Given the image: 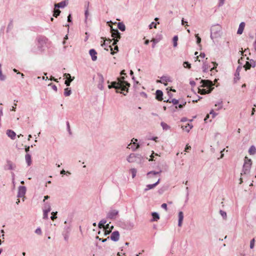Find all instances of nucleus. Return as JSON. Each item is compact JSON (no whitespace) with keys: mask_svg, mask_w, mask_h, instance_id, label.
Wrapping results in <instances>:
<instances>
[{"mask_svg":"<svg viewBox=\"0 0 256 256\" xmlns=\"http://www.w3.org/2000/svg\"><path fill=\"white\" fill-rule=\"evenodd\" d=\"M124 76L121 78H118V82H112L108 86V88H114L116 90V93H122L126 96L128 92V88L130 84L128 82L124 80Z\"/></svg>","mask_w":256,"mask_h":256,"instance_id":"1","label":"nucleus"},{"mask_svg":"<svg viewBox=\"0 0 256 256\" xmlns=\"http://www.w3.org/2000/svg\"><path fill=\"white\" fill-rule=\"evenodd\" d=\"M202 85L200 86L201 88H206L208 90L204 88H198V92L201 94H209L214 89V84L212 81L208 80H202L200 81Z\"/></svg>","mask_w":256,"mask_h":256,"instance_id":"2","label":"nucleus"},{"mask_svg":"<svg viewBox=\"0 0 256 256\" xmlns=\"http://www.w3.org/2000/svg\"><path fill=\"white\" fill-rule=\"evenodd\" d=\"M222 34V28L219 24L214 25L210 28V38L212 40L220 38Z\"/></svg>","mask_w":256,"mask_h":256,"instance_id":"3","label":"nucleus"},{"mask_svg":"<svg viewBox=\"0 0 256 256\" xmlns=\"http://www.w3.org/2000/svg\"><path fill=\"white\" fill-rule=\"evenodd\" d=\"M143 157L141 154H130L127 158V160L129 162H136L138 164L141 163Z\"/></svg>","mask_w":256,"mask_h":256,"instance_id":"4","label":"nucleus"},{"mask_svg":"<svg viewBox=\"0 0 256 256\" xmlns=\"http://www.w3.org/2000/svg\"><path fill=\"white\" fill-rule=\"evenodd\" d=\"M48 39L44 36H40L37 38L38 48L40 52H44Z\"/></svg>","mask_w":256,"mask_h":256,"instance_id":"5","label":"nucleus"},{"mask_svg":"<svg viewBox=\"0 0 256 256\" xmlns=\"http://www.w3.org/2000/svg\"><path fill=\"white\" fill-rule=\"evenodd\" d=\"M110 33L112 36L114 38V42L112 44V46L116 44L119 40L120 38V34L117 29H114L112 26L110 28Z\"/></svg>","mask_w":256,"mask_h":256,"instance_id":"6","label":"nucleus"},{"mask_svg":"<svg viewBox=\"0 0 256 256\" xmlns=\"http://www.w3.org/2000/svg\"><path fill=\"white\" fill-rule=\"evenodd\" d=\"M252 166V160L250 159H248L247 157H245L244 162L243 165L242 174H247L249 173Z\"/></svg>","mask_w":256,"mask_h":256,"instance_id":"7","label":"nucleus"},{"mask_svg":"<svg viewBox=\"0 0 256 256\" xmlns=\"http://www.w3.org/2000/svg\"><path fill=\"white\" fill-rule=\"evenodd\" d=\"M118 214V211L116 210H110L106 215V218L110 220L116 219Z\"/></svg>","mask_w":256,"mask_h":256,"instance_id":"8","label":"nucleus"},{"mask_svg":"<svg viewBox=\"0 0 256 256\" xmlns=\"http://www.w3.org/2000/svg\"><path fill=\"white\" fill-rule=\"evenodd\" d=\"M172 79L170 76H163L160 78V80H157V83L164 84L165 86L168 85L167 82H171Z\"/></svg>","mask_w":256,"mask_h":256,"instance_id":"9","label":"nucleus"},{"mask_svg":"<svg viewBox=\"0 0 256 256\" xmlns=\"http://www.w3.org/2000/svg\"><path fill=\"white\" fill-rule=\"evenodd\" d=\"M112 40H110V39L106 40V41H108V42H104L103 44H101V46H104L105 47L104 49L106 50H108V49L106 48L107 47L110 48V50H111V54L114 55L116 52H114L113 48H112V45L108 46V44H110V42H112Z\"/></svg>","mask_w":256,"mask_h":256,"instance_id":"10","label":"nucleus"},{"mask_svg":"<svg viewBox=\"0 0 256 256\" xmlns=\"http://www.w3.org/2000/svg\"><path fill=\"white\" fill-rule=\"evenodd\" d=\"M26 192V188L24 186H20L18 188L17 196L18 198L24 197Z\"/></svg>","mask_w":256,"mask_h":256,"instance_id":"11","label":"nucleus"},{"mask_svg":"<svg viewBox=\"0 0 256 256\" xmlns=\"http://www.w3.org/2000/svg\"><path fill=\"white\" fill-rule=\"evenodd\" d=\"M98 87L100 90H102L104 89L103 84L104 82V78L103 76L100 73L98 74Z\"/></svg>","mask_w":256,"mask_h":256,"instance_id":"12","label":"nucleus"},{"mask_svg":"<svg viewBox=\"0 0 256 256\" xmlns=\"http://www.w3.org/2000/svg\"><path fill=\"white\" fill-rule=\"evenodd\" d=\"M256 66V62L253 60H250L249 62H246L244 66L246 70H249L251 67L254 68Z\"/></svg>","mask_w":256,"mask_h":256,"instance_id":"13","label":"nucleus"},{"mask_svg":"<svg viewBox=\"0 0 256 256\" xmlns=\"http://www.w3.org/2000/svg\"><path fill=\"white\" fill-rule=\"evenodd\" d=\"M120 238V234L118 231H114L112 232L110 236V239L112 241L118 242Z\"/></svg>","mask_w":256,"mask_h":256,"instance_id":"14","label":"nucleus"},{"mask_svg":"<svg viewBox=\"0 0 256 256\" xmlns=\"http://www.w3.org/2000/svg\"><path fill=\"white\" fill-rule=\"evenodd\" d=\"M7 168H5V169H8L9 170H14L16 168V166L15 164H13L12 162L10 160H8L6 161V166Z\"/></svg>","mask_w":256,"mask_h":256,"instance_id":"15","label":"nucleus"},{"mask_svg":"<svg viewBox=\"0 0 256 256\" xmlns=\"http://www.w3.org/2000/svg\"><path fill=\"white\" fill-rule=\"evenodd\" d=\"M89 54L93 61H96L97 60V52L94 49H90L89 51Z\"/></svg>","mask_w":256,"mask_h":256,"instance_id":"16","label":"nucleus"},{"mask_svg":"<svg viewBox=\"0 0 256 256\" xmlns=\"http://www.w3.org/2000/svg\"><path fill=\"white\" fill-rule=\"evenodd\" d=\"M163 92L161 90H158L156 92V98L158 101L162 100Z\"/></svg>","mask_w":256,"mask_h":256,"instance_id":"17","label":"nucleus"},{"mask_svg":"<svg viewBox=\"0 0 256 256\" xmlns=\"http://www.w3.org/2000/svg\"><path fill=\"white\" fill-rule=\"evenodd\" d=\"M68 4V2H66V0L62 1L59 3L54 4V8H64Z\"/></svg>","mask_w":256,"mask_h":256,"instance_id":"18","label":"nucleus"},{"mask_svg":"<svg viewBox=\"0 0 256 256\" xmlns=\"http://www.w3.org/2000/svg\"><path fill=\"white\" fill-rule=\"evenodd\" d=\"M160 179H158V180L153 184H149L146 186V188L144 189V191H148L150 189H152L155 188L160 182Z\"/></svg>","mask_w":256,"mask_h":256,"instance_id":"19","label":"nucleus"},{"mask_svg":"<svg viewBox=\"0 0 256 256\" xmlns=\"http://www.w3.org/2000/svg\"><path fill=\"white\" fill-rule=\"evenodd\" d=\"M6 134L7 136L12 140H14L16 138V132L11 130H6Z\"/></svg>","mask_w":256,"mask_h":256,"instance_id":"20","label":"nucleus"},{"mask_svg":"<svg viewBox=\"0 0 256 256\" xmlns=\"http://www.w3.org/2000/svg\"><path fill=\"white\" fill-rule=\"evenodd\" d=\"M245 23L244 22H241L239 25L238 30L237 31V34H242L244 26H245Z\"/></svg>","mask_w":256,"mask_h":256,"instance_id":"21","label":"nucleus"},{"mask_svg":"<svg viewBox=\"0 0 256 256\" xmlns=\"http://www.w3.org/2000/svg\"><path fill=\"white\" fill-rule=\"evenodd\" d=\"M183 219H184V214L182 212H178V226H182Z\"/></svg>","mask_w":256,"mask_h":256,"instance_id":"22","label":"nucleus"},{"mask_svg":"<svg viewBox=\"0 0 256 256\" xmlns=\"http://www.w3.org/2000/svg\"><path fill=\"white\" fill-rule=\"evenodd\" d=\"M152 219L151 220V222H156L160 219V216L158 212H152Z\"/></svg>","mask_w":256,"mask_h":256,"instance_id":"23","label":"nucleus"},{"mask_svg":"<svg viewBox=\"0 0 256 256\" xmlns=\"http://www.w3.org/2000/svg\"><path fill=\"white\" fill-rule=\"evenodd\" d=\"M26 161L29 166L32 164L31 156L28 154H26L25 156Z\"/></svg>","mask_w":256,"mask_h":256,"instance_id":"24","label":"nucleus"},{"mask_svg":"<svg viewBox=\"0 0 256 256\" xmlns=\"http://www.w3.org/2000/svg\"><path fill=\"white\" fill-rule=\"evenodd\" d=\"M71 231V226H64V230L62 234H70Z\"/></svg>","mask_w":256,"mask_h":256,"instance_id":"25","label":"nucleus"},{"mask_svg":"<svg viewBox=\"0 0 256 256\" xmlns=\"http://www.w3.org/2000/svg\"><path fill=\"white\" fill-rule=\"evenodd\" d=\"M118 28L122 32H124L126 30V26L123 22H118Z\"/></svg>","mask_w":256,"mask_h":256,"instance_id":"26","label":"nucleus"},{"mask_svg":"<svg viewBox=\"0 0 256 256\" xmlns=\"http://www.w3.org/2000/svg\"><path fill=\"white\" fill-rule=\"evenodd\" d=\"M162 38V35L160 34L156 36V38H152V42L154 43V44H156Z\"/></svg>","mask_w":256,"mask_h":256,"instance_id":"27","label":"nucleus"},{"mask_svg":"<svg viewBox=\"0 0 256 256\" xmlns=\"http://www.w3.org/2000/svg\"><path fill=\"white\" fill-rule=\"evenodd\" d=\"M193 127L192 125L191 124H188L186 126H182V128L185 130L186 132H189L190 130H191L192 128Z\"/></svg>","mask_w":256,"mask_h":256,"instance_id":"28","label":"nucleus"},{"mask_svg":"<svg viewBox=\"0 0 256 256\" xmlns=\"http://www.w3.org/2000/svg\"><path fill=\"white\" fill-rule=\"evenodd\" d=\"M250 154H254L256 153V148L254 146H252L248 150Z\"/></svg>","mask_w":256,"mask_h":256,"instance_id":"29","label":"nucleus"},{"mask_svg":"<svg viewBox=\"0 0 256 256\" xmlns=\"http://www.w3.org/2000/svg\"><path fill=\"white\" fill-rule=\"evenodd\" d=\"M216 106H218V108H216V110H218L222 108L223 105H222V101L220 100L219 102H217L215 104Z\"/></svg>","mask_w":256,"mask_h":256,"instance_id":"30","label":"nucleus"},{"mask_svg":"<svg viewBox=\"0 0 256 256\" xmlns=\"http://www.w3.org/2000/svg\"><path fill=\"white\" fill-rule=\"evenodd\" d=\"M44 210H48V212H50L51 210V206L49 202H46L44 204Z\"/></svg>","mask_w":256,"mask_h":256,"instance_id":"31","label":"nucleus"},{"mask_svg":"<svg viewBox=\"0 0 256 256\" xmlns=\"http://www.w3.org/2000/svg\"><path fill=\"white\" fill-rule=\"evenodd\" d=\"M60 10H58V8H54V11H53V16H54L55 18H57L60 14Z\"/></svg>","mask_w":256,"mask_h":256,"instance_id":"32","label":"nucleus"},{"mask_svg":"<svg viewBox=\"0 0 256 256\" xmlns=\"http://www.w3.org/2000/svg\"><path fill=\"white\" fill-rule=\"evenodd\" d=\"M160 125L164 130H167L170 128V126L164 122H161Z\"/></svg>","mask_w":256,"mask_h":256,"instance_id":"33","label":"nucleus"},{"mask_svg":"<svg viewBox=\"0 0 256 256\" xmlns=\"http://www.w3.org/2000/svg\"><path fill=\"white\" fill-rule=\"evenodd\" d=\"M202 68L204 72H206L208 70L209 68L208 63H207L206 62H204Z\"/></svg>","mask_w":256,"mask_h":256,"instance_id":"34","label":"nucleus"},{"mask_svg":"<svg viewBox=\"0 0 256 256\" xmlns=\"http://www.w3.org/2000/svg\"><path fill=\"white\" fill-rule=\"evenodd\" d=\"M71 93H72V91H71L70 88H67L64 89V95L66 96H70V95Z\"/></svg>","mask_w":256,"mask_h":256,"instance_id":"35","label":"nucleus"},{"mask_svg":"<svg viewBox=\"0 0 256 256\" xmlns=\"http://www.w3.org/2000/svg\"><path fill=\"white\" fill-rule=\"evenodd\" d=\"M106 222V220L104 219L102 220L98 224V226L100 228H102Z\"/></svg>","mask_w":256,"mask_h":256,"instance_id":"36","label":"nucleus"},{"mask_svg":"<svg viewBox=\"0 0 256 256\" xmlns=\"http://www.w3.org/2000/svg\"><path fill=\"white\" fill-rule=\"evenodd\" d=\"M13 28V23L12 20H10V22H9L7 29H6V32H8L10 31Z\"/></svg>","mask_w":256,"mask_h":256,"instance_id":"37","label":"nucleus"},{"mask_svg":"<svg viewBox=\"0 0 256 256\" xmlns=\"http://www.w3.org/2000/svg\"><path fill=\"white\" fill-rule=\"evenodd\" d=\"M74 80V77L73 78H69L68 79H66V80H65V82H64V84H65L68 86H70V82Z\"/></svg>","mask_w":256,"mask_h":256,"instance_id":"38","label":"nucleus"},{"mask_svg":"<svg viewBox=\"0 0 256 256\" xmlns=\"http://www.w3.org/2000/svg\"><path fill=\"white\" fill-rule=\"evenodd\" d=\"M162 172V170H160L159 172H155V171H150L148 172L147 175L150 177V175H156L160 174Z\"/></svg>","mask_w":256,"mask_h":256,"instance_id":"39","label":"nucleus"},{"mask_svg":"<svg viewBox=\"0 0 256 256\" xmlns=\"http://www.w3.org/2000/svg\"><path fill=\"white\" fill-rule=\"evenodd\" d=\"M178 36H174L173 38V45L174 47H176L178 45Z\"/></svg>","mask_w":256,"mask_h":256,"instance_id":"40","label":"nucleus"},{"mask_svg":"<svg viewBox=\"0 0 256 256\" xmlns=\"http://www.w3.org/2000/svg\"><path fill=\"white\" fill-rule=\"evenodd\" d=\"M43 212H44L43 218L45 219V220L48 219V213L50 212H48V210H43Z\"/></svg>","mask_w":256,"mask_h":256,"instance_id":"41","label":"nucleus"},{"mask_svg":"<svg viewBox=\"0 0 256 256\" xmlns=\"http://www.w3.org/2000/svg\"><path fill=\"white\" fill-rule=\"evenodd\" d=\"M220 215L222 216L224 220H226V216H227L226 212H225L224 211H223L222 210H220Z\"/></svg>","mask_w":256,"mask_h":256,"instance_id":"42","label":"nucleus"},{"mask_svg":"<svg viewBox=\"0 0 256 256\" xmlns=\"http://www.w3.org/2000/svg\"><path fill=\"white\" fill-rule=\"evenodd\" d=\"M130 172H131V173H132V178H134L136 176V168H131L130 169Z\"/></svg>","mask_w":256,"mask_h":256,"instance_id":"43","label":"nucleus"},{"mask_svg":"<svg viewBox=\"0 0 256 256\" xmlns=\"http://www.w3.org/2000/svg\"><path fill=\"white\" fill-rule=\"evenodd\" d=\"M183 66L184 68L189 69L191 68V64L188 62H184L183 64Z\"/></svg>","mask_w":256,"mask_h":256,"instance_id":"44","label":"nucleus"},{"mask_svg":"<svg viewBox=\"0 0 256 256\" xmlns=\"http://www.w3.org/2000/svg\"><path fill=\"white\" fill-rule=\"evenodd\" d=\"M113 228H114V226H111V227H110L111 230H108V229H105L104 235L106 236V235L112 232Z\"/></svg>","mask_w":256,"mask_h":256,"instance_id":"45","label":"nucleus"},{"mask_svg":"<svg viewBox=\"0 0 256 256\" xmlns=\"http://www.w3.org/2000/svg\"><path fill=\"white\" fill-rule=\"evenodd\" d=\"M150 29H152L153 27L156 28V23L152 22L148 26Z\"/></svg>","mask_w":256,"mask_h":256,"instance_id":"46","label":"nucleus"},{"mask_svg":"<svg viewBox=\"0 0 256 256\" xmlns=\"http://www.w3.org/2000/svg\"><path fill=\"white\" fill-rule=\"evenodd\" d=\"M35 233L38 235H41L42 234V230H41L40 228H38L35 230Z\"/></svg>","mask_w":256,"mask_h":256,"instance_id":"47","label":"nucleus"},{"mask_svg":"<svg viewBox=\"0 0 256 256\" xmlns=\"http://www.w3.org/2000/svg\"><path fill=\"white\" fill-rule=\"evenodd\" d=\"M254 242H255V240H254V238L250 240V248L251 249L254 248Z\"/></svg>","mask_w":256,"mask_h":256,"instance_id":"48","label":"nucleus"},{"mask_svg":"<svg viewBox=\"0 0 256 256\" xmlns=\"http://www.w3.org/2000/svg\"><path fill=\"white\" fill-rule=\"evenodd\" d=\"M66 128L69 134H72V132L70 130V126L68 122H66Z\"/></svg>","mask_w":256,"mask_h":256,"instance_id":"49","label":"nucleus"},{"mask_svg":"<svg viewBox=\"0 0 256 256\" xmlns=\"http://www.w3.org/2000/svg\"><path fill=\"white\" fill-rule=\"evenodd\" d=\"M196 43L198 44H200L201 42V38L200 37L198 36V34H196Z\"/></svg>","mask_w":256,"mask_h":256,"instance_id":"50","label":"nucleus"},{"mask_svg":"<svg viewBox=\"0 0 256 256\" xmlns=\"http://www.w3.org/2000/svg\"><path fill=\"white\" fill-rule=\"evenodd\" d=\"M5 80H6V76L2 74V71H0V80L2 81H4Z\"/></svg>","mask_w":256,"mask_h":256,"instance_id":"51","label":"nucleus"},{"mask_svg":"<svg viewBox=\"0 0 256 256\" xmlns=\"http://www.w3.org/2000/svg\"><path fill=\"white\" fill-rule=\"evenodd\" d=\"M69 234H62V236L64 237V239L66 241H68L69 238Z\"/></svg>","mask_w":256,"mask_h":256,"instance_id":"52","label":"nucleus"},{"mask_svg":"<svg viewBox=\"0 0 256 256\" xmlns=\"http://www.w3.org/2000/svg\"><path fill=\"white\" fill-rule=\"evenodd\" d=\"M171 102H172L174 104V105H176L178 104V100L176 99V98H173L171 100Z\"/></svg>","mask_w":256,"mask_h":256,"instance_id":"53","label":"nucleus"},{"mask_svg":"<svg viewBox=\"0 0 256 256\" xmlns=\"http://www.w3.org/2000/svg\"><path fill=\"white\" fill-rule=\"evenodd\" d=\"M64 77L65 78L68 79L69 78H70L72 76H71V75L70 74L66 73V74H64Z\"/></svg>","mask_w":256,"mask_h":256,"instance_id":"54","label":"nucleus"},{"mask_svg":"<svg viewBox=\"0 0 256 256\" xmlns=\"http://www.w3.org/2000/svg\"><path fill=\"white\" fill-rule=\"evenodd\" d=\"M161 207L164 209L166 211L168 210V207H167V204H166V203H164L162 204V205H161Z\"/></svg>","mask_w":256,"mask_h":256,"instance_id":"55","label":"nucleus"},{"mask_svg":"<svg viewBox=\"0 0 256 256\" xmlns=\"http://www.w3.org/2000/svg\"><path fill=\"white\" fill-rule=\"evenodd\" d=\"M182 25H186V26H188V22L186 21H185L184 18H182Z\"/></svg>","mask_w":256,"mask_h":256,"instance_id":"56","label":"nucleus"},{"mask_svg":"<svg viewBox=\"0 0 256 256\" xmlns=\"http://www.w3.org/2000/svg\"><path fill=\"white\" fill-rule=\"evenodd\" d=\"M60 174H70V172L68 171H67V172H66L64 169L62 170L60 172Z\"/></svg>","mask_w":256,"mask_h":256,"instance_id":"57","label":"nucleus"},{"mask_svg":"<svg viewBox=\"0 0 256 256\" xmlns=\"http://www.w3.org/2000/svg\"><path fill=\"white\" fill-rule=\"evenodd\" d=\"M49 86H52V88L56 92L57 91V87L56 85L53 84L52 83H51L49 84Z\"/></svg>","mask_w":256,"mask_h":256,"instance_id":"58","label":"nucleus"},{"mask_svg":"<svg viewBox=\"0 0 256 256\" xmlns=\"http://www.w3.org/2000/svg\"><path fill=\"white\" fill-rule=\"evenodd\" d=\"M241 68H242V67L240 66H238L236 70V75L238 74V76H239V72H240V71Z\"/></svg>","mask_w":256,"mask_h":256,"instance_id":"59","label":"nucleus"},{"mask_svg":"<svg viewBox=\"0 0 256 256\" xmlns=\"http://www.w3.org/2000/svg\"><path fill=\"white\" fill-rule=\"evenodd\" d=\"M68 22H72V17L71 14H69L68 16Z\"/></svg>","mask_w":256,"mask_h":256,"instance_id":"60","label":"nucleus"},{"mask_svg":"<svg viewBox=\"0 0 256 256\" xmlns=\"http://www.w3.org/2000/svg\"><path fill=\"white\" fill-rule=\"evenodd\" d=\"M84 16H85L86 20L88 17V10H85Z\"/></svg>","mask_w":256,"mask_h":256,"instance_id":"61","label":"nucleus"},{"mask_svg":"<svg viewBox=\"0 0 256 256\" xmlns=\"http://www.w3.org/2000/svg\"><path fill=\"white\" fill-rule=\"evenodd\" d=\"M219 1L220 2H219L218 6H221L224 4V0H219Z\"/></svg>","mask_w":256,"mask_h":256,"instance_id":"62","label":"nucleus"},{"mask_svg":"<svg viewBox=\"0 0 256 256\" xmlns=\"http://www.w3.org/2000/svg\"><path fill=\"white\" fill-rule=\"evenodd\" d=\"M110 222L106 224V226H105V229H108V230H111V228H110L111 226H110Z\"/></svg>","mask_w":256,"mask_h":256,"instance_id":"63","label":"nucleus"},{"mask_svg":"<svg viewBox=\"0 0 256 256\" xmlns=\"http://www.w3.org/2000/svg\"><path fill=\"white\" fill-rule=\"evenodd\" d=\"M210 114H212V116L213 118H214L215 116H216L217 114L216 113H215L214 111L213 110H211L210 112Z\"/></svg>","mask_w":256,"mask_h":256,"instance_id":"64","label":"nucleus"}]
</instances>
